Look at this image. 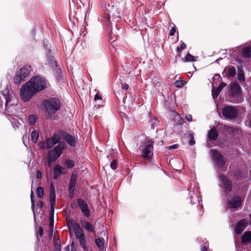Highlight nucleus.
<instances>
[{
    "label": "nucleus",
    "mask_w": 251,
    "mask_h": 251,
    "mask_svg": "<svg viewBox=\"0 0 251 251\" xmlns=\"http://www.w3.org/2000/svg\"><path fill=\"white\" fill-rule=\"evenodd\" d=\"M214 77H215V78H216V77L220 78V77H221L220 75H218V74L215 75V76H214Z\"/></svg>",
    "instance_id": "nucleus-59"
},
{
    "label": "nucleus",
    "mask_w": 251,
    "mask_h": 251,
    "mask_svg": "<svg viewBox=\"0 0 251 251\" xmlns=\"http://www.w3.org/2000/svg\"><path fill=\"white\" fill-rule=\"evenodd\" d=\"M31 71V67L29 65H25L18 71L14 78L15 84L19 85L24 81L25 78L29 75Z\"/></svg>",
    "instance_id": "nucleus-7"
},
{
    "label": "nucleus",
    "mask_w": 251,
    "mask_h": 251,
    "mask_svg": "<svg viewBox=\"0 0 251 251\" xmlns=\"http://www.w3.org/2000/svg\"><path fill=\"white\" fill-rule=\"evenodd\" d=\"M31 140L33 142L36 143L38 137H39V133L37 131L34 130L31 134Z\"/></svg>",
    "instance_id": "nucleus-29"
},
{
    "label": "nucleus",
    "mask_w": 251,
    "mask_h": 251,
    "mask_svg": "<svg viewBox=\"0 0 251 251\" xmlns=\"http://www.w3.org/2000/svg\"><path fill=\"white\" fill-rule=\"evenodd\" d=\"M59 134L61 139L65 140L70 146L72 147L75 146V140L74 136L63 131H59Z\"/></svg>",
    "instance_id": "nucleus-12"
},
{
    "label": "nucleus",
    "mask_w": 251,
    "mask_h": 251,
    "mask_svg": "<svg viewBox=\"0 0 251 251\" xmlns=\"http://www.w3.org/2000/svg\"><path fill=\"white\" fill-rule=\"evenodd\" d=\"M55 192H50V204L51 208L53 209V206H54L55 204Z\"/></svg>",
    "instance_id": "nucleus-26"
},
{
    "label": "nucleus",
    "mask_w": 251,
    "mask_h": 251,
    "mask_svg": "<svg viewBox=\"0 0 251 251\" xmlns=\"http://www.w3.org/2000/svg\"><path fill=\"white\" fill-rule=\"evenodd\" d=\"M1 93L5 100V109L7 112H9L8 108L11 106L16 105L17 100L14 96L10 93L7 84H6L5 88L1 91Z\"/></svg>",
    "instance_id": "nucleus-5"
},
{
    "label": "nucleus",
    "mask_w": 251,
    "mask_h": 251,
    "mask_svg": "<svg viewBox=\"0 0 251 251\" xmlns=\"http://www.w3.org/2000/svg\"><path fill=\"white\" fill-rule=\"evenodd\" d=\"M101 96H100L98 93H97L96 95L95 96L94 100L95 101H97L98 100H101Z\"/></svg>",
    "instance_id": "nucleus-46"
},
{
    "label": "nucleus",
    "mask_w": 251,
    "mask_h": 251,
    "mask_svg": "<svg viewBox=\"0 0 251 251\" xmlns=\"http://www.w3.org/2000/svg\"><path fill=\"white\" fill-rule=\"evenodd\" d=\"M50 192H55L54 186L52 183H51L50 185Z\"/></svg>",
    "instance_id": "nucleus-52"
},
{
    "label": "nucleus",
    "mask_w": 251,
    "mask_h": 251,
    "mask_svg": "<svg viewBox=\"0 0 251 251\" xmlns=\"http://www.w3.org/2000/svg\"><path fill=\"white\" fill-rule=\"evenodd\" d=\"M51 141H52L55 144L58 143L60 138H61V136L59 134V132L58 134H54L51 138H49Z\"/></svg>",
    "instance_id": "nucleus-31"
},
{
    "label": "nucleus",
    "mask_w": 251,
    "mask_h": 251,
    "mask_svg": "<svg viewBox=\"0 0 251 251\" xmlns=\"http://www.w3.org/2000/svg\"><path fill=\"white\" fill-rule=\"evenodd\" d=\"M61 245L59 240L55 242L54 244V251H61Z\"/></svg>",
    "instance_id": "nucleus-40"
},
{
    "label": "nucleus",
    "mask_w": 251,
    "mask_h": 251,
    "mask_svg": "<svg viewBox=\"0 0 251 251\" xmlns=\"http://www.w3.org/2000/svg\"><path fill=\"white\" fill-rule=\"evenodd\" d=\"M37 205L39 208H42L43 206V202L42 201H39L37 203Z\"/></svg>",
    "instance_id": "nucleus-53"
},
{
    "label": "nucleus",
    "mask_w": 251,
    "mask_h": 251,
    "mask_svg": "<svg viewBox=\"0 0 251 251\" xmlns=\"http://www.w3.org/2000/svg\"><path fill=\"white\" fill-rule=\"evenodd\" d=\"M237 78L238 80L240 82L243 81L245 80V77L244 72L242 70H238V74H237Z\"/></svg>",
    "instance_id": "nucleus-33"
},
{
    "label": "nucleus",
    "mask_w": 251,
    "mask_h": 251,
    "mask_svg": "<svg viewBox=\"0 0 251 251\" xmlns=\"http://www.w3.org/2000/svg\"><path fill=\"white\" fill-rule=\"evenodd\" d=\"M186 44L184 43L181 41V44H180L181 50H183L185 49L186 48Z\"/></svg>",
    "instance_id": "nucleus-51"
},
{
    "label": "nucleus",
    "mask_w": 251,
    "mask_h": 251,
    "mask_svg": "<svg viewBox=\"0 0 251 251\" xmlns=\"http://www.w3.org/2000/svg\"><path fill=\"white\" fill-rule=\"evenodd\" d=\"M48 82L43 77L37 75L32 77L21 88L20 96L24 102H27L37 93L45 90Z\"/></svg>",
    "instance_id": "nucleus-1"
},
{
    "label": "nucleus",
    "mask_w": 251,
    "mask_h": 251,
    "mask_svg": "<svg viewBox=\"0 0 251 251\" xmlns=\"http://www.w3.org/2000/svg\"><path fill=\"white\" fill-rule=\"evenodd\" d=\"M226 72L228 77H232L236 74V69L234 67L230 66L226 69Z\"/></svg>",
    "instance_id": "nucleus-24"
},
{
    "label": "nucleus",
    "mask_w": 251,
    "mask_h": 251,
    "mask_svg": "<svg viewBox=\"0 0 251 251\" xmlns=\"http://www.w3.org/2000/svg\"><path fill=\"white\" fill-rule=\"evenodd\" d=\"M102 5L104 7V18L108 23L110 22L111 18L113 19L121 18L119 11L111 0H103Z\"/></svg>",
    "instance_id": "nucleus-2"
},
{
    "label": "nucleus",
    "mask_w": 251,
    "mask_h": 251,
    "mask_svg": "<svg viewBox=\"0 0 251 251\" xmlns=\"http://www.w3.org/2000/svg\"><path fill=\"white\" fill-rule=\"evenodd\" d=\"M50 227L51 228V227H53V224H51V223L50 224Z\"/></svg>",
    "instance_id": "nucleus-60"
},
{
    "label": "nucleus",
    "mask_w": 251,
    "mask_h": 251,
    "mask_svg": "<svg viewBox=\"0 0 251 251\" xmlns=\"http://www.w3.org/2000/svg\"><path fill=\"white\" fill-rule=\"evenodd\" d=\"M226 85V84L224 83V82H222L220 84V86L217 88L215 90L213 89L212 90V97L214 99H215L216 98L219 94H220V93L221 92L222 89L225 87Z\"/></svg>",
    "instance_id": "nucleus-22"
},
{
    "label": "nucleus",
    "mask_w": 251,
    "mask_h": 251,
    "mask_svg": "<svg viewBox=\"0 0 251 251\" xmlns=\"http://www.w3.org/2000/svg\"><path fill=\"white\" fill-rule=\"evenodd\" d=\"M185 84V81L183 80H176L175 82L174 85L176 87L181 88Z\"/></svg>",
    "instance_id": "nucleus-38"
},
{
    "label": "nucleus",
    "mask_w": 251,
    "mask_h": 251,
    "mask_svg": "<svg viewBox=\"0 0 251 251\" xmlns=\"http://www.w3.org/2000/svg\"><path fill=\"white\" fill-rule=\"evenodd\" d=\"M55 144L50 138H48L45 141L46 148L47 149L52 148Z\"/></svg>",
    "instance_id": "nucleus-32"
},
{
    "label": "nucleus",
    "mask_w": 251,
    "mask_h": 251,
    "mask_svg": "<svg viewBox=\"0 0 251 251\" xmlns=\"http://www.w3.org/2000/svg\"><path fill=\"white\" fill-rule=\"evenodd\" d=\"M156 86H160V83L159 82H157L155 84Z\"/></svg>",
    "instance_id": "nucleus-62"
},
{
    "label": "nucleus",
    "mask_w": 251,
    "mask_h": 251,
    "mask_svg": "<svg viewBox=\"0 0 251 251\" xmlns=\"http://www.w3.org/2000/svg\"><path fill=\"white\" fill-rule=\"evenodd\" d=\"M64 164L68 168L70 169L72 168L75 165L74 161L70 159L66 160L65 161Z\"/></svg>",
    "instance_id": "nucleus-37"
},
{
    "label": "nucleus",
    "mask_w": 251,
    "mask_h": 251,
    "mask_svg": "<svg viewBox=\"0 0 251 251\" xmlns=\"http://www.w3.org/2000/svg\"><path fill=\"white\" fill-rule=\"evenodd\" d=\"M218 134L217 131L216 129L213 128H212L208 132V137L209 140L212 141H215L217 137Z\"/></svg>",
    "instance_id": "nucleus-23"
},
{
    "label": "nucleus",
    "mask_w": 251,
    "mask_h": 251,
    "mask_svg": "<svg viewBox=\"0 0 251 251\" xmlns=\"http://www.w3.org/2000/svg\"><path fill=\"white\" fill-rule=\"evenodd\" d=\"M173 115H174L175 120L177 121L176 123L177 124L181 125L183 123V120L182 119L179 114H178L176 111H173Z\"/></svg>",
    "instance_id": "nucleus-28"
},
{
    "label": "nucleus",
    "mask_w": 251,
    "mask_h": 251,
    "mask_svg": "<svg viewBox=\"0 0 251 251\" xmlns=\"http://www.w3.org/2000/svg\"><path fill=\"white\" fill-rule=\"evenodd\" d=\"M247 223L245 219H242L237 224L235 231L237 234L241 233L245 229Z\"/></svg>",
    "instance_id": "nucleus-18"
},
{
    "label": "nucleus",
    "mask_w": 251,
    "mask_h": 251,
    "mask_svg": "<svg viewBox=\"0 0 251 251\" xmlns=\"http://www.w3.org/2000/svg\"><path fill=\"white\" fill-rule=\"evenodd\" d=\"M53 213H54V206H53V209L51 208V207L50 206V214H53Z\"/></svg>",
    "instance_id": "nucleus-57"
},
{
    "label": "nucleus",
    "mask_w": 251,
    "mask_h": 251,
    "mask_svg": "<svg viewBox=\"0 0 251 251\" xmlns=\"http://www.w3.org/2000/svg\"><path fill=\"white\" fill-rule=\"evenodd\" d=\"M208 244L207 242L204 243L203 246L201 248V251H208Z\"/></svg>",
    "instance_id": "nucleus-43"
},
{
    "label": "nucleus",
    "mask_w": 251,
    "mask_h": 251,
    "mask_svg": "<svg viewBox=\"0 0 251 251\" xmlns=\"http://www.w3.org/2000/svg\"><path fill=\"white\" fill-rule=\"evenodd\" d=\"M118 161L116 160H113L110 164V167L113 170L117 168Z\"/></svg>",
    "instance_id": "nucleus-41"
},
{
    "label": "nucleus",
    "mask_w": 251,
    "mask_h": 251,
    "mask_svg": "<svg viewBox=\"0 0 251 251\" xmlns=\"http://www.w3.org/2000/svg\"><path fill=\"white\" fill-rule=\"evenodd\" d=\"M65 144L59 143L53 149L50 150L48 155V161L49 163L54 162L62 153L65 149Z\"/></svg>",
    "instance_id": "nucleus-6"
},
{
    "label": "nucleus",
    "mask_w": 251,
    "mask_h": 251,
    "mask_svg": "<svg viewBox=\"0 0 251 251\" xmlns=\"http://www.w3.org/2000/svg\"><path fill=\"white\" fill-rule=\"evenodd\" d=\"M242 243L244 245L251 243V231L246 232L242 238Z\"/></svg>",
    "instance_id": "nucleus-21"
},
{
    "label": "nucleus",
    "mask_w": 251,
    "mask_h": 251,
    "mask_svg": "<svg viewBox=\"0 0 251 251\" xmlns=\"http://www.w3.org/2000/svg\"><path fill=\"white\" fill-rule=\"evenodd\" d=\"M82 226L84 229L89 232L95 233V230L94 229L93 226L89 222L85 221L84 220H81L80 221Z\"/></svg>",
    "instance_id": "nucleus-19"
},
{
    "label": "nucleus",
    "mask_w": 251,
    "mask_h": 251,
    "mask_svg": "<svg viewBox=\"0 0 251 251\" xmlns=\"http://www.w3.org/2000/svg\"><path fill=\"white\" fill-rule=\"evenodd\" d=\"M192 194L190 196V201L192 204H195L199 201L198 198L194 192H192Z\"/></svg>",
    "instance_id": "nucleus-35"
},
{
    "label": "nucleus",
    "mask_w": 251,
    "mask_h": 251,
    "mask_svg": "<svg viewBox=\"0 0 251 251\" xmlns=\"http://www.w3.org/2000/svg\"><path fill=\"white\" fill-rule=\"evenodd\" d=\"M196 61L194 59V57L190 53H188L185 57L184 61V62H193Z\"/></svg>",
    "instance_id": "nucleus-36"
},
{
    "label": "nucleus",
    "mask_w": 251,
    "mask_h": 251,
    "mask_svg": "<svg viewBox=\"0 0 251 251\" xmlns=\"http://www.w3.org/2000/svg\"><path fill=\"white\" fill-rule=\"evenodd\" d=\"M95 243L97 245L98 248L101 250H103L104 248V239L103 238H96L95 239Z\"/></svg>",
    "instance_id": "nucleus-25"
},
{
    "label": "nucleus",
    "mask_w": 251,
    "mask_h": 251,
    "mask_svg": "<svg viewBox=\"0 0 251 251\" xmlns=\"http://www.w3.org/2000/svg\"><path fill=\"white\" fill-rule=\"evenodd\" d=\"M69 227H73V230L75 237L79 240L80 245L84 251H88V248L86 244V237L84 234L83 229L79 224L74 221H69L68 223Z\"/></svg>",
    "instance_id": "nucleus-4"
},
{
    "label": "nucleus",
    "mask_w": 251,
    "mask_h": 251,
    "mask_svg": "<svg viewBox=\"0 0 251 251\" xmlns=\"http://www.w3.org/2000/svg\"><path fill=\"white\" fill-rule=\"evenodd\" d=\"M39 234L42 236L44 234V230L42 227L40 226L39 228V231H38Z\"/></svg>",
    "instance_id": "nucleus-49"
},
{
    "label": "nucleus",
    "mask_w": 251,
    "mask_h": 251,
    "mask_svg": "<svg viewBox=\"0 0 251 251\" xmlns=\"http://www.w3.org/2000/svg\"><path fill=\"white\" fill-rule=\"evenodd\" d=\"M190 136L191 138V140L189 141V144L190 146H193L195 144V141L194 137L192 134H190Z\"/></svg>",
    "instance_id": "nucleus-44"
},
{
    "label": "nucleus",
    "mask_w": 251,
    "mask_h": 251,
    "mask_svg": "<svg viewBox=\"0 0 251 251\" xmlns=\"http://www.w3.org/2000/svg\"><path fill=\"white\" fill-rule=\"evenodd\" d=\"M37 195L38 197L42 198L44 195V190L42 187H38L37 188Z\"/></svg>",
    "instance_id": "nucleus-39"
},
{
    "label": "nucleus",
    "mask_w": 251,
    "mask_h": 251,
    "mask_svg": "<svg viewBox=\"0 0 251 251\" xmlns=\"http://www.w3.org/2000/svg\"><path fill=\"white\" fill-rule=\"evenodd\" d=\"M43 105L45 112L49 116H51L60 109L61 102L58 99L52 97L44 99L43 101Z\"/></svg>",
    "instance_id": "nucleus-3"
},
{
    "label": "nucleus",
    "mask_w": 251,
    "mask_h": 251,
    "mask_svg": "<svg viewBox=\"0 0 251 251\" xmlns=\"http://www.w3.org/2000/svg\"><path fill=\"white\" fill-rule=\"evenodd\" d=\"M129 88V86L126 83L122 84V89L124 90H127Z\"/></svg>",
    "instance_id": "nucleus-50"
},
{
    "label": "nucleus",
    "mask_w": 251,
    "mask_h": 251,
    "mask_svg": "<svg viewBox=\"0 0 251 251\" xmlns=\"http://www.w3.org/2000/svg\"><path fill=\"white\" fill-rule=\"evenodd\" d=\"M220 181L222 183V185H220V187L224 189L225 192H229L232 190L231 182L226 176L223 175L219 176Z\"/></svg>",
    "instance_id": "nucleus-11"
},
{
    "label": "nucleus",
    "mask_w": 251,
    "mask_h": 251,
    "mask_svg": "<svg viewBox=\"0 0 251 251\" xmlns=\"http://www.w3.org/2000/svg\"><path fill=\"white\" fill-rule=\"evenodd\" d=\"M52 171L54 179H57L61 175L66 174L65 168L59 165H56L53 168Z\"/></svg>",
    "instance_id": "nucleus-17"
},
{
    "label": "nucleus",
    "mask_w": 251,
    "mask_h": 251,
    "mask_svg": "<svg viewBox=\"0 0 251 251\" xmlns=\"http://www.w3.org/2000/svg\"><path fill=\"white\" fill-rule=\"evenodd\" d=\"M227 203L231 208H238L241 204V198L234 195H231L228 200Z\"/></svg>",
    "instance_id": "nucleus-13"
},
{
    "label": "nucleus",
    "mask_w": 251,
    "mask_h": 251,
    "mask_svg": "<svg viewBox=\"0 0 251 251\" xmlns=\"http://www.w3.org/2000/svg\"><path fill=\"white\" fill-rule=\"evenodd\" d=\"M153 142L146 146L142 151V157L148 160H150L153 156Z\"/></svg>",
    "instance_id": "nucleus-14"
},
{
    "label": "nucleus",
    "mask_w": 251,
    "mask_h": 251,
    "mask_svg": "<svg viewBox=\"0 0 251 251\" xmlns=\"http://www.w3.org/2000/svg\"><path fill=\"white\" fill-rule=\"evenodd\" d=\"M229 96L233 99L232 101L235 103H239L241 101V89L238 84L233 83L231 84Z\"/></svg>",
    "instance_id": "nucleus-8"
},
{
    "label": "nucleus",
    "mask_w": 251,
    "mask_h": 251,
    "mask_svg": "<svg viewBox=\"0 0 251 251\" xmlns=\"http://www.w3.org/2000/svg\"><path fill=\"white\" fill-rule=\"evenodd\" d=\"M176 52L177 53H178L179 54H180V53L181 52V49L180 50V48L179 47H177L176 48Z\"/></svg>",
    "instance_id": "nucleus-58"
},
{
    "label": "nucleus",
    "mask_w": 251,
    "mask_h": 251,
    "mask_svg": "<svg viewBox=\"0 0 251 251\" xmlns=\"http://www.w3.org/2000/svg\"><path fill=\"white\" fill-rule=\"evenodd\" d=\"M76 202L83 215L87 217H89L90 212L88 208L87 202L81 199H78Z\"/></svg>",
    "instance_id": "nucleus-15"
},
{
    "label": "nucleus",
    "mask_w": 251,
    "mask_h": 251,
    "mask_svg": "<svg viewBox=\"0 0 251 251\" xmlns=\"http://www.w3.org/2000/svg\"><path fill=\"white\" fill-rule=\"evenodd\" d=\"M30 199L31 202V209L33 213L34 216L35 217V200L34 199V194L32 190L31 191Z\"/></svg>",
    "instance_id": "nucleus-30"
},
{
    "label": "nucleus",
    "mask_w": 251,
    "mask_h": 251,
    "mask_svg": "<svg viewBox=\"0 0 251 251\" xmlns=\"http://www.w3.org/2000/svg\"><path fill=\"white\" fill-rule=\"evenodd\" d=\"M222 114L224 117L227 120L235 119L238 116V111L236 107L231 106H225L222 109Z\"/></svg>",
    "instance_id": "nucleus-9"
},
{
    "label": "nucleus",
    "mask_w": 251,
    "mask_h": 251,
    "mask_svg": "<svg viewBox=\"0 0 251 251\" xmlns=\"http://www.w3.org/2000/svg\"><path fill=\"white\" fill-rule=\"evenodd\" d=\"M12 125L14 128H19L21 124L18 122H12Z\"/></svg>",
    "instance_id": "nucleus-42"
},
{
    "label": "nucleus",
    "mask_w": 251,
    "mask_h": 251,
    "mask_svg": "<svg viewBox=\"0 0 251 251\" xmlns=\"http://www.w3.org/2000/svg\"><path fill=\"white\" fill-rule=\"evenodd\" d=\"M185 118L188 122H191L192 120V116L191 114H187Z\"/></svg>",
    "instance_id": "nucleus-47"
},
{
    "label": "nucleus",
    "mask_w": 251,
    "mask_h": 251,
    "mask_svg": "<svg viewBox=\"0 0 251 251\" xmlns=\"http://www.w3.org/2000/svg\"><path fill=\"white\" fill-rule=\"evenodd\" d=\"M41 176H42V175H41V172L39 171H38L37 172V175H36L37 178L38 179H40L41 178Z\"/></svg>",
    "instance_id": "nucleus-54"
},
{
    "label": "nucleus",
    "mask_w": 251,
    "mask_h": 251,
    "mask_svg": "<svg viewBox=\"0 0 251 251\" xmlns=\"http://www.w3.org/2000/svg\"><path fill=\"white\" fill-rule=\"evenodd\" d=\"M242 54L244 57L249 58L251 56V48L247 47L244 48L242 51Z\"/></svg>",
    "instance_id": "nucleus-27"
},
{
    "label": "nucleus",
    "mask_w": 251,
    "mask_h": 251,
    "mask_svg": "<svg viewBox=\"0 0 251 251\" xmlns=\"http://www.w3.org/2000/svg\"><path fill=\"white\" fill-rule=\"evenodd\" d=\"M40 147L42 149H44L46 148L45 143V144L44 143L41 144L40 145Z\"/></svg>",
    "instance_id": "nucleus-55"
},
{
    "label": "nucleus",
    "mask_w": 251,
    "mask_h": 251,
    "mask_svg": "<svg viewBox=\"0 0 251 251\" xmlns=\"http://www.w3.org/2000/svg\"><path fill=\"white\" fill-rule=\"evenodd\" d=\"M250 180H251V169L250 170Z\"/></svg>",
    "instance_id": "nucleus-61"
},
{
    "label": "nucleus",
    "mask_w": 251,
    "mask_h": 251,
    "mask_svg": "<svg viewBox=\"0 0 251 251\" xmlns=\"http://www.w3.org/2000/svg\"><path fill=\"white\" fill-rule=\"evenodd\" d=\"M76 181L77 176L75 175L72 174L69 185V194L71 197H72L74 194Z\"/></svg>",
    "instance_id": "nucleus-16"
},
{
    "label": "nucleus",
    "mask_w": 251,
    "mask_h": 251,
    "mask_svg": "<svg viewBox=\"0 0 251 251\" xmlns=\"http://www.w3.org/2000/svg\"><path fill=\"white\" fill-rule=\"evenodd\" d=\"M249 217H250V218L251 219L250 224H251V214L250 215Z\"/></svg>",
    "instance_id": "nucleus-64"
},
{
    "label": "nucleus",
    "mask_w": 251,
    "mask_h": 251,
    "mask_svg": "<svg viewBox=\"0 0 251 251\" xmlns=\"http://www.w3.org/2000/svg\"><path fill=\"white\" fill-rule=\"evenodd\" d=\"M176 27L175 26L172 27L170 31L169 35L170 36L174 35V34L176 32Z\"/></svg>",
    "instance_id": "nucleus-45"
},
{
    "label": "nucleus",
    "mask_w": 251,
    "mask_h": 251,
    "mask_svg": "<svg viewBox=\"0 0 251 251\" xmlns=\"http://www.w3.org/2000/svg\"><path fill=\"white\" fill-rule=\"evenodd\" d=\"M210 153L212 159L215 162L216 165L218 167V170H220V171H222L223 168L224 167L225 164L224 156L221 153L215 149L211 150Z\"/></svg>",
    "instance_id": "nucleus-10"
},
{
    "label": "nucleus",
    "mask_w": 251,
    "mask_h": 251,
    "mask_svg": "<svg viewBox=\"0 0 251 251\" xmlns=\"http://www.w3.org/2000/svg\"><path fill=\"white\" fill-rule=\"evenodd\" d=\"M178 146H179L178 145L175 144V145H172L171 146H169L168 147V149H170V150L176 149L178 148Z\"/></svg>",
    "instance_id": "nucleus-48"
},
{
    "label": "nucleus",
    "mask_w": 251,
    "mask_h": 251,
    "mask_svg": "<svg viewBox=\"0 0 251 251\" xmlns=\"http://www.w3.org/2000/svg\"><path fill=\"white\" fill-rule=\"evenodd\" d=\"M65 251H70V246H69V245L67 246L65 248Z\"/></svg>",
    "instance_id": "nucleus-56"
},
{
    "label": "nucleus",
    "mask_w": 251,
    "mask_h": 251,
    "mask_svg": "<svg viewBox=\"0 0 251 251\" xmlns=\"http://www.w3.org/2000/svg\"><path fill=\"white\" fill-rule=\"evenodd\" d=\"M37 118L34 115H30L28 117V121L30 125H33L36 123Z\"/></svg>",
    "instance_id": "nucleus-34"
},
{
    "label": "nucleus",
    "mask_w": 251,
    "mask_h": 251,
    "mask_svg": "<svg viewBox=\"0 0 251 251\" xmlns=\"http://www.w3.org/2000/svg\"><path fill=\"white\" fill-rule=\"evenodd\" d=\"M46 57L48 64L51 67H57L56 61L54 59V57L49 50L48 51V52L46 54Z\"/></svg>",
    "instance_id": "nucleus-20"
},
{
    "label": "nucleus",
    "mask_w": 251,
    "mask_h": 251,
    "mask_svg": "<svg viewBox=\"0 0 251 251\" xmlns=\"http://www.w3.org/2000/svg\"><path fill=\"white\" fill-rule=\"evenodd\" d=\"M221 59H222V58H218V59H217V60H216V62H218L219 61V60H221Z\"/></svg>",
    "instance_id": "nucleus-63"
}]
</instances>
